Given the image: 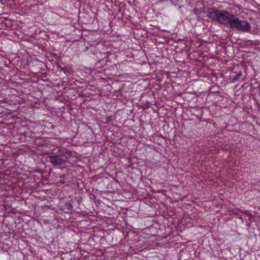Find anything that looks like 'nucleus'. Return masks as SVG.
I'll return each mask as SVG.
<instances>
[{
    "label": "nucleus",
    "instance_id": "1",
    "mask_svg": "<svg viewBox=\"0 0 260 260\" xmlns=\"http://www.w3.org/2000/svg\"><path fill=\"white\" fill-rule=\"evenodd\" d=\"M207 16L214 21L230 28L235 15L225 10H219L215 8H209Z\"/></svg>",
    "mask_w": 260,
    "mask_h": 260
},
{
    "label": "nucleus",
    "instance_id": "2",
    "mask_svg": "<svg viewBox=\"0 0 260 260\" xmlns=\"http://www.w3.org/2000/svg\"><path fill=\"white\" fill-rule=\"evenodd\" d=\"M71 157H72L71 151L61 149H58L56 153H53L48 156L49 162L55 167L66 165Z\"/></svg>",
    "mask_w": 260,
    "mask_h": 260
},
{
    "label": "nucleus",
    "instance_id": "3",
    "mask_svg": "<svg viewBox=\"0 0 260 260\" xmlns=\"http://www.w3.org/2000/svg\"><path fill=\"white\" fill-rule=\"evenodd\" d=\"M251 28V25L247 21L240 20L236 15H235L230 27V29L242 32H249Z\"/></svg>",
    "mask_w": 260,
    "mask_h": 260
},
{
    "label": "nucleus",
    "instance_id": "4",
    "mask_svg": "<svg viewBox=\"0 0 260 260\" xmlns=\"http://www.w3.org/2000/svg\"><path fill=\"white\" fill-rule=\"evenodd\" d=\"M241 76H242V72L241 71H240L235 76V77H234L232 78L231 82L232 83H236L240 80L243 81L244 79L241 78Z\"/></svg>",
    "mask_w": 260,
    "mask_h": 260
},
{
    "label": "nucleus",
    "instance_id": "5",
    "mask_svg": "<svg viewBox=\"0 0 260 260\" xmlns=\"http://www.w3.org/2000/svg\"><path fill=\"white\" fill-rule=\"evenodd\" d=\"M64 207L68 210H72L73 208V206L70 202H66L64 205Z\"/></svg>",
    "mask_w": 260,
    "mask_h": 260
}]
</instances>
